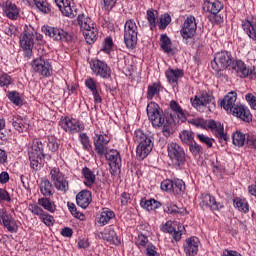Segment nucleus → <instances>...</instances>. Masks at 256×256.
Masks as SVG:
<instances>
[{"label":"nucleus","mask_w":256,"mask_h":256,"mask_svg":"<svg viewBox=\"0 0 256 256\" xmlns=\"http://www.w3.org/2000/svg\"><path fill=\"white\" fill-rule=\"evenodd\" d=\"M172 192L175 195H181V193H185V182L181 179L172 180Z\"/></svg>","instance_id":"4c0bfd02"},{"label":"nucleus","mask_w":256,"mask_h":256,"mask_svg":"<svg viewBox=\"0 0 256 256\" xmlns=\"http://www.w3.org/2000/svg\"><path fill=\"white\" fill-rule=\"evenodd\" d=\"M34 3L37 9H39V11H41L42 13H49L51 11V8L49 7V3H47L46 1L34 0Z\"/></svg>","instance_id":"de8ad7c7"},{"label":"nucleus","mask_w":256,"mask_h":256,"mask_svg":"<svg viewBox=\"0 0 256 256\" xmlns=\"http://www.w3.org/2000/svg\"><path fill=\"white\" fill-rule=\"evenodd\" d=\"M112 49H113V38L112 37H107L105 39L102 51H104V53H111Z\"/></svg>","instance_id":"864d4df0"},{"label":"nucleus","mask_w":256,"mask_h":256,"mask_svg":"<svg viewBox=\"0 0 256 256\" xmlns=\"http://www.w3.org/2000/svg\"><path fill=\"white\" fill-rule=\"evenodd\" d=\"M2 10L4 15L12 21H17L19 18V8L9 0L2 3Z\"/></svg>","instance_id":"5701e85b"},{"label":"nucleus","mask_w":256,"mask_h":256,"mask_svg":"<svg viewBox=\"0 0 256 256\" xmlns=\"http://www.w3.org/2000/svg\"><path fill=\"white\" fill-rule=\"evenodd\" d=\"M80 137V143L83 145V150L84 151H91V141L89 140V136H87L86 133H81L79 135Z\"/></svg>","instance_id":"49530a36"},{"label":"nucleus","mask_w":256,"mask_h":256,"mask_svg":"<svg viewBox=\"0 0 256 256\" xmlns=\"http://www.w3.org/2000/svg\"><path fill=\"white\" fill-rule=\"evenodd\" d=\"M40 191L44 197H51V195H53V184H51L49 180L42 181Z\"/></svg>","instance_id":"c9c22d12"},{"label":"nucleus","mask_w":256,"mask_h":256,"mask_svg":"<svg viewBox=\"0 0 256 256\" xmlns=\"http://www.w3.org/2000/svg\"><path fill=\"white\" fill-rule=\"evenodd\" d=\"M51 181L54 183L56 189L58 191H68L69 190V182L65 179V176L58 168H53L50 171Z\"/></svg>","instance_id":"2eb2a0df"},{"label":"nucleus","mask_w":256,"mask_h":256,"mask_svg":"<svg viewBox=\"0 0 256 256\" xmlns=\"http://www.w3.org/2000/svg\"><path fill=\"white\" fill-rule=\"evenodd\" d=\"M242 27L245 33H247L248 37H250V39H253V41H255L256 40V23L246 21L242 25Z\"/></svg>","instance_id":"72a5a7b5"},{"label":"nucleus","mask_w":256,"mask_h":256,"mask_svg":"<svg viewBox=\"0 0 256 256\" xmlns=\"http://www.w3.org/2000/svg\"><path fill=\"white\" fill-rule=\"evenodd\" d=\"M179 137L182 141V143H185V145H190L195 141L194 133L191 130H183L180 132Z\"/></svg>","instance_id":"e433bc0d"},{"label":"nucleus","mask_w":256,"mask_h":256,"mask_svg":"<svg viewBox=\"0 0 256 256\" xmlns=\"http://www.w3.org/2000/svg\"><path fill=\"white\" fill-rule=\"evenodd\" d=\"M34 34L31 31H25L20 38V46L25 51V57H31L33 55Z\"/></svg>","instance_id":"a211bd4d"},{"label":"nucleus","mask_w":256,"mask_h":256,"mask_svg":"<svg viewBox=\"0 0 256 256\" xmlns=\"http://www.w3.org/2000/svg\"><path fill=\"white\" fill-rule=\"evenodd\" d=\"M76 203L78 207L82 209H87L91 203V193L89 190H82L76 195Z\"/></svg>","instance_id":"393cba45"},{"label":"nucleus","mask_w":256,"mask_h":256,"mask_svg":"<svg viewBox=\"0 0 256 256\" xmlns=\"http://www.w3.org/2000/svg\"><path fill=\"white\" fill-rule=\"evenodd\" d=\"M32 68L35 73L42 75V77H51L53 75V67H51V62L45 59V57L40 56L32 62Z\"/></svg>","instance_id":"f8f14e48"},{"label":"nucleus","mask_w":256,"mask_h":256,"mask_svg":"<svg viewBox=\"0 0 256 256\" xmlns=\"http://www.w3.org/2000/svg\"><path fill=\"white\" fill-rule=\"evenodd\" d=\"M11 203V195L4 188H0V203Z\"/></svg>","instance_id":"603ef678"},{"label":"nucleus","mask_w":256,"mask_h":256,"mask_svg":"<svg viewBox=\"0 0 256 256\" xmlns=\"http://www.w3.org/2000/svg\"><path fill=\"white\" fill-rule=\"evenodd\" d=\"M91 69L97 77H102V79H109L111 77V68L99 59L92 60Z\"/></svg>","instance_id":"dca6fc26"},{"label":"nucleus","mask_w":256,"mask_h":256,"mask_svg":"<svg viewBox=\"0 0 256 256\" xmlns=\"http://www.w3.org/2000/svg\"><path fill=\"white\" fill-rule=\"evenodd\" d=\"M162 191H173V180H164L161 183Z\"/></svg>","instance_id":"680f3d73"},{"label":"nucleus","mask_w":256,"mask_h":256,"mask_svg":"<svg viewBox=\"0 0 256 256\" xmlns=\"http://www.w3.org/2000/svg\"><path fill=\"white\" fill-rule=\"evenodd\" d=\"M42 33L46 34L54 41H60V43H71V41H73V35L62 28L43 26Z\"/></svg>","instance_id":"9b49d317"},{"label":"nucleus","mask_w":256,"mask_h":256,"mask_svg":"<svg viewBox=\"0 0 256 256\" xmlns=\"http://www.w3.org/2000/svg\"><path fill=\"white\" fill-rule=\"evenodd\" d=\"M189 146V151L193 155V157H197L199 155H202L203 153V147L199 145L197 142H191L188 144Z\"/></svg>","instance_id":"c03bdc74"},{"label":"nucleus","mask_w":256,"mask_h":256,"mask_svg":"<svg viewBox=\"0 0 256 256\" xmlns=\"http://www.w3.org/2000/svg\"><path fill=\"white\" fill-rule=\"evenodd\" d=\"M234 206L236 209H238V211H242V213H247L249 211V202H247L246 199H234Z\"/></svg>","instance_id":"a19ab883"},{"label":"nucleus","mask_w":256,"mask_h":256,"mask_svg":"<svg viewBox=\"0 0 256 256\" xmlns=\"http://www.w3.org/2000/svg\"><path fill=\"white\" fill-rule=\"evenodd\" d=\"M225 111L233 117H237L244 123H251L253 121V115L247 106L237 103V92L230 91L225 96Z\"/></svg>","instance_id":"f257e3e1"},{"label":"nucleus","mask_w":256,"mask_h":256,"mask_svg":"<svg viewBox=\"0 0 256 256\" xmlns=\"http://www.w3.org/2000/svg\"><path fill=\"white\" fill-rule=\"evenodd\" d=\"M245 99L249 103L251 109H254V111H256V96L248 93L245 95Z\"/></svg>","instance_id":"4d7b16f0"},{"label":"nucleus","mask_w":256,"mask_h":256,"mask_svg":"<svg viewBox=\"0 0 256 256\" xmlns=\"http://www.w3.org/2000/svg\"><path fill=\"white\" fill-rule=\"evenodd\" d=\"M85 18L84 14L78 15L77 21L78 25H80V29L83 30V35L86 39V43L88 45H93L95 41H97V35L99 32H97V25L91 21V18Z\"/></svg>","instance_id":"6e6552de"},{"label":"nucleus","mask_w":256,"mask_h":256,"mask_svg":"<svg viewBox=\"0 0 256 256\" xmlns=\"http://www.w3.org/2000/svg\"><path fill=\"white\" fill-rule=\"evenodd\" d=\"M11 85V76L9 74H2L0 76V87H7Z\"/></svg>","instance_id":"bf43d9fd"},{"label":"nucleus","mask_w":256,"mask_h":256,"mask_svg":"<svg viewBox=\"0 0 256 256\" xmlns=\"http://www.w3.org/2000/svg\"><path fill=\"white\" fill-rule=\"evenodd\" d=\"M55 3L65 17H70L71 19L77 17V8L73 0H55Z\"/></svg>","instance_id":"f3484780"},{"label":"nucleus","mask_w":256,"mask_h":256,"mask_svg":"<svg viewBox=\"0 0 256 256\" xmlns=\"http://www.w3.org/2000/svg\"><path fill=\"white\" fill-rule=\"evenodd\" d=\"M197 139H199L201 143H204V145H207V147H213V142L215 141L213 138L204 134H197Z\"/></svg>","instance_id":"8fccbe9b"},{"label":"nucleus","mask_w":256,"mask_h":256,"mask_svg":"<svg viewBox=\"0 0 256 256\" xmlns=\"http://www.w3.org/2000/svg\"><path fill=\"white\" fill-rule=\"evenodd\" d=\"M82 175L85 178V186L91 187L95 183L96 176L94 175L93 171L89 169L88 167H84L82 169Z\"/></svg>","instance_id":"2f4dec72"},{"label":"nucleus","mask_w":256,"mask_h":256,"mask_svg":"<svg viewBox=\"0 0 256 256\" xmlns=\"http://www.w3.org/2000/svg\"><path fill=\"white\" fill-rule=\"evenodd\" d=\"M59 125L62 127L63 130L66 131V133H71L72 135L74 133H79V131H83V126L79 124V121L73 118H62L59 122Z\"/></svg>","instance_id":"6ab92c4d"},{"label":"nucleus","mask_w":256,"mask_h":256,"mask_svg":"<svg viewBox=\"0 0 256 256\" xmlns=\"http://www.w3.org/2000/svg\"><path fill=\"white\" fill-rule=\"evenodd\" d=\"M195 33H197V20L195 16L189 15L185 19L182 29L180 30V34L183 39H193L195 37Z\"/></svg>","instance_id":"ddd939ff"},{"label":"nucleus","mask_w":256,"mask_h":256,"mask_svg":"<svg viewBox=\"0 0 256 256\" xmlns=\"http://www.w3.org/2000/svg\"><path fill=\"white\" fill-rule=\"evenodd\" d=\"M0 223L9 233L17 232V222L13 219V216L4 209H0Z\"/></svg>","instance_id":"412c9836"},{"label":"nucleus","mask_w":256,"mask_h":256,"mask_svg":"<svg viewBox=\"0 0 256 256\" xmlns=\"http://www.w3.org/2000/svg\"><path fill=\"white\" fill-rule=\"evenodd\" d=\"M161 91V84L160 83H153L152 85L148 86L147 89V99L149 101L153 100V97H155V95H159Z\"/></svg>","instance_id":"ea45409f"},{"label":"nucleus","mask_w":256,"mask_h":256,"mask_svg":"<svg viewBox=\"0 0 256 256\" xmlns=\"http://www.w3.org/2000/svg\"><path fill=\"white\" fill-rule=\"evenodd\" d=\"M140 207L146 209V211H155V209H159V207H161V202L155 199H142L140 201Z\"/></svg>","instance_id":"7c9ffc66"},{"label":"nucleus","mask_w":256,"mask_h":256,"mask_svg":"<svg viewBox=\"0 0 256 256\" xmlns=\"http://www.w3.org/2000/svg\"><path fill=\"white\" fill-rule=\"evenodd\" d=\"M0 183L5 185V183H9V173L3 171L0 174Z\"/></svg>","instance_id":"774afa93"},{"label":"nucleus","mask_w":256,"mask_h":256,"mask_svg":"<svg viewBox=\"0 0 256 256\" xmlns=\"http://www.w3.org/2000/svg\"><path fill=\"white\" fill-rule=\"evenodd\" d=\"M38 205H40V207H43V209H45L46 211H49V213H55V203L51 202L49 198L38 199Z\"/></svg>","instance_id":"f704fd0d"},{"label":"nucleus","mask_w":256,"mask_h":256,"mask_svg":"<svg viewBox=\"0 0 256 256\" xmlns=\"http://www.w3.org/2000/svg\"><path fill=\"white\" fill-rule=\"evenodd\" d=\"M8 99L13 103L14 105H22L23 100L21 99V96H19V92L13 91L8 93Z\"/></svg>","instance_id":"09e8293b"},{"label":"nucleus","mask_w":256,"mask_h":256,"mask_svg":"<svg viewBox=\"0 0 256 256\" xmlns=\"http://www.w3.org/2000/svg\"><path fill=\"white\" fill-rule=\"evenodd\" d=\"M202 207H208L212 211L219 210V204L215 200V197L210 194H202V201L200 202Z\"/></svg>","instance_id":"bb28decb"},{"label":"nucleus","mask_w":256,"mask_h":256,"mask_svg":"<svg viewBox=\"0 0 256 256\" xmlns=\"http://www.w3.org/2000/svg\"><path fill=\"white\" fill-rule=\"evenodd\" d=\"M40 219L43 221V223H45L47 225V227H51V225H53V223H55V218H53V216L49 215L46 212Z\"/></svg>","instance_id":"13d9d810"},{"label":"nucleus","mask_w":256,"mask_h":256,"mask_svg":"<svg viewBox=\"0 0 256 256\" xmlns=\"http://www.w3.org/2000/svg\"><path fill=\"white\" fill-rule=\"evenodd\" d=\"M103 157H106L107 161H109L110 165L115 167V169H121V154H119V151L111 150L107 152L106 150V154H104Z\"/></svg>","instance_id":"a878e982"},{"label":"nucleus","mask_w":256,"mask_h":256,"mask_svg":"<svg viewBox=\"0 0 256 256\" xmlns=\"http://www.w3.org/2000/svg\"><path fill=\"white\" fill-rule=\"evenodd\" d=\"M12 125L18 133H25L29 129V124L25 123V120L21 116H16L12 118Z\"/></svg>","instance_id":"c756f323"},{"label":"nucleus","mask_w":256,"mask_h":256,"mask_svg":"<svg viewBox=\"0 0 256 256\" xmlns=\"http://www.w3.org/2000/svg\"><path fill=\"white\" fill-rule=\"evenodd\" d=\"M186 256H195L199 251V238L192 236L187 238L183 244Z\"/></svg>","instance_id":"b1692460"},{"label":"nucleus","mask_w":256,"mask_h":256,"mask_svg":"<svg viewBox=\"0 0 256 256\" xmlns=\"http://www.w3.org/2000/svg\"><path fill=\"white\" fill-rule=\"evenodd\" d=\"M85 85L87 89L91 90L92 93H95L97 91V81H95L93 78L86 79Z\"/></svg>","instance_id":"6e6d98bb"},{"label":"nucleus","mask_w":256,"mask_h":256,"mask_svg":"<svg viewBox=\"0 0 256 256\" xmlns=\"http://www.w3.org/2000/svg\"><path fill=\"white\" fill-rule=\"evenodd\" d=\"M190 125L194 127H200V129H206L215 133V136L222 141H225V128L221 122H217L213 119L205 120L203 118H192L188 121Z\"/></svg>","instance_id":"39448f33"},{"label":"nucleus","mask_w":256,"mask_h":256,"mask_svg":"<svg viewBox=\"0 0 256 256\" xmlns=\"http://www.w3.org/2000/svg\"><path fill=\"white\" fill-rule=\"evenodd\" d=\"M29 211H31V213H33L34 215H38L40 219L45 213L41 207L37 206V204H30Z\"/></svg>","instance_id":"5fc2aeb1"},{"label":"nucleus","mask_w":256,"mask_h":256,"mask_svg":"<svg viewBox=\"0 0 256 256\" xmlns=\"http://www.w3.org/2000/svg\"><path fill=\"white\" fill-rule=\"evenodd\" d=\"M146 254H147V256H161V255L157 252L155 246H153V245H149V246L146 248Z\"/></svg>","instance_id":"0e129e2a"},{"label":"nucleus","mask_w":256,"mask_h":256,"mask_svg":"<svg viewBox=\"0 0 256 256\" xmlns=\"http://www.w3.org/2000/svg\"><path fill=\"white\" fill-rule=\"evenodd\" d=\"M67 205L70 213H72V215H74L77 219H81V217H83V214L77 211V206H75V204L68 202Z\"/></svg>","instance_id":"052dcab7"},{"label":"nucleus","mask_w":256,"mask_h":256,"mask_svg":"<svg viewBox=\"0 0 256 256\" xmlns=\"http://www.w3.org/2000/svg\"><path fill=\"white\" fill-rule=\"evenodd\" d=\"M146 111L152 125L154 127H163V135L169 137V135H171V123H173V119L165 117V115H163V109L155 102H150L147 105Z\"/></svg>","instance_id":"f03ea898"},{"label":"nucleus","mask_w":256,"mask_h":256,"mask_svg":"<svg viewBox=\"0 0 256 256\" xmlns=\"http://www.w3.org/2000/svg\"><path fill=\"white\" fill-rule=\"evenodd\" d=\"M212 69L216 71V77L223 81L225 77V54L218 53L216 54L214 60L211 62Z\"/></svg>","instance_id":"aec40b11"},{"label":"nucleus","mask_w":256,"mask_h":256,"mask_svg":"<svg viewBox=\"0 0 256 256\" xmlns=\"http://www.w3.org/2000/svg\"><path fill=\"white\" fill-rule=\"evenodd\" d=\"M226 56L228 57L225 62L226 69H232V71H236L238 77L241 78L249 77V75L251 77H256L255 67L248 68L244 61L235 60V58L231 56L230 52L226 51Z\"/></svg>","instance_id":"0eeeda50"},{"label":"nucleus","mask_w":256,"mask_h":256,"mask_svg":"<svg viewBox=\"0 0 256 256\" xmlns=\"http://www.w3.org/2000/svg\"><path fill=\"white\" fill-rule=\"evenodd\" d=\"M147 243H149V239L147 238V236H145L143 234H139L136 237L135 244L137 245V247H139V248L146 247Z\"/></svg>","instance_id":"3c124183"},{"label":"nucleus","mask_w":256,"mask_h":256,"mask_svg":"<svg viewBox=\"0 0 256 256\" xmlns=\"http://www.w3.org/2000/svg\"><path fill=\"white\" fill-rule=\"evenodd\" d=\"M165 213H169L170 215H175V213H179L177 210V205L167 204L164 208Z\"/></svg>","instance_id":"e2e57ef3"},{"label":"nucleus","mask_w":256,"mask_h":256,"mask_svg":"<svg viewBox=\"0 0 256 256\" xmlns=\"http://www.w3.org/2000/svg\"><path fill=\"white\" fill-rule=\"evenodd\" d=\"M165 75L168 79V83L173 85V83H177V81H179V79H181V77H183L185 73L181 69L169 68L168 70H166Z\"/></svg>","instance_id":"cd10ccee"},{"label":"nucleus","mask_w":256,"mask_h":256,"mask_svg":"<svg viewBox=\"0 0 256 256\" xmlns=\"http://www.w3.org/2000/svg\"><path fill=\"white\" fill-rule=\"evenodd\" d=\"M160 47L164 53H173V48H171V38L167 34H162L160 36Z\"/></svg>","instance_id":"473e14b6"},{"label":"nucleus","mask_w":256,"mask_h":256,"mask_svg":"<svg viewBox=\"0 0 256 256\" xmlns=\"http://www.w3.org/2000/svg\"><path fill=\"white\" fill-rule=\"evenodd\" d=\"M171 23V15L165 13L160 17V22L158 24V27L160 31H165L167 29V26Z\"/></svg>","instance_id":"a18cd8bd"},{"label":"nucleus","mask_w":256,"mask_h":256,"mask_svg":"<svg viewBox=\"0 0 256 256\" xmlns=\"http://www.w3.org/2000/svg\"><path fill=\"white\" fill-rule=\"evenodd\" d=\"M113 217H115L114 211L104 210L100 215L98 223H100V225H107V223H109Z\"/></svg>","instance_id":"79ce46f5"},{"label":"nucleus","mask_w":256,"mask_h":256,"mask_svg":"<svg viewBox=\"0 0 256 256\" xmlns=\"http://www.w3.org/2000/svg\"><path fill=\"white\" fill-rule=\"evenodd\" d=\"M155 13L157 15V10H147V13H146L147 20H148V23L150 25L151 31H154L157 27V22H156V19H155Z\"/></svg>","instance_id":"37998d69"},{"label":"nucleus","mask_w":256,"mask_h":256,"mask_svg":"<svg viewBox=\"0 0 256 256\" xmlns=\"http://www.w3.org/2000/svg\"><path fill=\"white\" fill-rule=\"evenodd\" d=\"M129 201H131V194H129L127 192H123L121 194V203H122V205H127V203H129Z\"/></svg>","instance_id":"69168bd1"},{"label":"nucleus","mask_w":256,"mask_h":256,"mask_svg":"<svg viewBox=\"0 0 256 256\" xmlns=\"http://www.w3.org/2000/svg\"><path fill=\"white\" fill-rule=\"evenodd\" d=\"M161 231H163V233L173 235L174 241L177 242L181 241V237L185 231V226L181 225L179 222L168 221L161 227Z\"/></svg>","instance_id":"4468645a"},{"label":"nucleus","mask_w":256,"mask_h":256,"mask_svg":"<svg viewBox=\"0 0 256 256\" xmlns=\"http://www.w3.org/2000/svg\"><path fill=\"white\" fill-rule=\"evenodd\" d=\"M109 141H110L109 136L95 134V137H94L95 151L100 157H103L105 154H107V145H109Z\"/></svg>","instance_id":"4be33fe9"},{"label":"nucleus","mask_w":256,"mask_h":256,"mask_svg":"<svg viewBox=\"0 0 256 256\" xmlns=\"http://www.w3.org/2000/svg\"><path fill=\"white\" fill-rule=\"evenodd\" d=\"M213 99V95L202 92L200 96H195L194 99H191V104L200 113H208V111L211 113V111H215L216 107Z\"/></svg>","instance_id":"1a4fd4ad"},{"label":"nucleus","mask_w":256,"mask_h":256,"mask_svg":"<svg viewBox=\"0 0 256 256\" xmlns=\"http://www.w3.org/2000/svg\"><path fill=\"white\" fill-rule=\"evenodd\" d=\"M102 239L111 245H121V240H119V237H117L115 230H105L102 234Z\"/></svg>","instance_id":"c85d7f7f"},{"label":"nucleus","mask_w":256,"mask_h":256,"mask_svg":"<svg viewBox=\"0 0 256 256\" xmlns=\"http://www.w3.org/2000/svg\"><path fill=\"white\" fill-rule=\"evenodd\" d=\"M45 144L39 139H35L32 142V146L28 152L30 167L34 169V171H39L45 163V152L43 149Z\"/></svg>","instance_id":"20e7f679"},{"label":"nucleus","mask_w":256,"mask_h":256,"mask_svg":"<svg viewBox=\"0 0 256 256\" xmlns=\"http://www.w3.org/2000/svg\"><path fill=\"white\" fill-rule=\"evenodd\" d=\"M170 109L176 113L178 119H181V121H185V112H183V108L177 103L175 100L170 101Z\"/></svg>","instance_id":"58836bf2"},{"label":"nucleus","mask_w":256,"mask_h":256,"mask_svg":"<svg viewBox=\"0 0 256 256\" xmlns=\"http://www.w3.org/2000/svg\"><path fill=\"white\" fill-rule=\"evenodd\" d=\"M167 153L174 169H183L185 167V163H187V155L185 154V149H183L181 145L175 142L169 143L167 145Z\"/></svg>","instance_id":"423d86ee"},{"label":"nucleus","mask_w":256,"mask_h":256,"mask_svg":"<svg viewBox=\"0 0 256 256\" xmlns=\"http://www.w3.org/2000/svg\"><path fill=\"white\" fill-rule=\"evenodd\" d=\"M137 35H139V30L135 20L130 19L126 21L124 25V44L127 49L133 50L137 47Z\"/></svg>","instance_id":"9d476101"},{"label":"nucleus","mask_w":256,"mask_h":256,"mask_svg":"<svg viewBox=\"0 0 256 256\" xmlns=\"http://www.w3.org/2000/svg\"><path fill=\"white\" fill-rule=\"evenodd\" d=\"M134 141L138 143L136 155L140 161H143V159L153 151L155 137H153V135H147L141 130H136L134 133Z\"/></svg>","instance_id":"7ed1b4c3"},{"label":"nucleus","mask_w":256,"mask_h":256,"mask_svg":"<svg viewBox=\"0 0 256 256\" xmlns=\"http://www.w3.org/2000/svg\"><path fill=\"white\" fill-rule=\"evenodd\" d=\"M62 237H73V229L65 227L61 230Z\"/></svg>","instance_id":"338daca9"}]
</instances>
